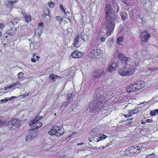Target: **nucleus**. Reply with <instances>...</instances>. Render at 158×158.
<instances>
[{
  "mask_svg": "<svg viewBox=\"0 0 158 158\" xmlns=\"http://www.w3.org/2000/svg\"><path fill=\"white\" fill-rule=\"evenodd\" d=\"M105 17L106 21L104 23L105 28L106 30V35H103L100 38L101 42H104L107 38L110 36L114 32L115 24L118 16L116 15L110 4H107L105 7Z\"/></svg>",
  "mask_w": 158,
  "mask_h": 158,
  "instance_id": "obj_1",
  "label": "nucleus"
},
{
  "mask_svg": "<svg viewBox=\"0 0 158 158\" xmlns=\"http://www.w3.org/2000/svg\"><path fill=\"white\" fill-rule=\"evenodd\" d=\"M119 58L122 61V63L125 64L124 67L121 68L118 70V73L121 76H127L128 73V58L122 53H120L118 56Z\"/></svg>",
  "mask_w": 158,
  "mask_h": 158,
  "instance_id": "obj_2",
  "label": "nucleus"
},
{
  "mask_svg": "<svg viewBox=\"0 0 158 158\" xmlns=\"http://www.w3.org/2000/svg\"><path fill=\"white\" fill-rule=\"evenodd\" d=\"M132 83L129 86V93L134 91H138L142 89L145 86L143 81H139Z\"/></svg>",
  "mask_w": 158,
  "mask_h": 158,
  "instance_id": "obj_3",
  "label": "nucleus"
},
{
  "mask_svg": "<svg viewBox=\"0 0 158 158\" xmlns=\"http://www.w3.org/2000/svg\"><path fill=\"white\" fill-rule=\"evenodd\" d=\"M64 129L62 127L54 126L51 130L49 132L50 134H53L56 136H59L64 133Z\"/></svg>",
  "mask_w": 158,
  "mask_h": 158,
  "instance_id": "obj_4",
  "label": "nucleus"
},
{
  "mask_svg": "<svg viewBox=\"0 0 158 158\" xmlns=\"http://www.w3.org/2000/svg\"><path fill=\"white\" fill-rule=\"evenodd\" d=\"M39 119H38V117L35 118L34 119H31L29 123V125L30 126H31L34 124L35 125L32 127L31 130H33L38 129L42 125V123L41 122H38Z\"/></svg>",
  "mask_w": 158,
  "mask_h": 158,
  "instance_id": "obj_5",
  "label": "nucleus"
},
{
  "mask_svg": "<svg viewBox=\"0 0 158 158\" xmlns=\"http://www.w3.org/2000/svg\"><path fill=\"white\" fill-rule=\"evenodd\" d=\"M102 53V50L99 48L93 49L90 52L89 56L91 59L98 58Z\"/></svg>",
  "mask_w": 158,
  "mask_h": 158,
  "instance_id": "obj_6",
  "label": "nucleus"
},
{
  "mask_svg": "<svg viewBox=\"0 0 158 158\" xmlns=\"http://www.w3.org/2000/svg\"><path fill=\"white\" fill-rule=\"evenodd\" d=\"M150 36L147 31H145L142 32L140 38L142 41L143 42H147L150 38Z\"/></svg>",
  "mask_w": 158,
  "mask_h": 158,
  "instance_id": "obj_7",
  "label": "nucleus"
},
{
  "mask_svg": "<svg viewBox=\"0 0 158 158\" xmlns=\"http://www.w3.org/2000/svg\"><path fill=\"white\" fill-rule=\"evenodd\" d=\"M143 148H140L139 147L134 145L129 147V150L131 154L132 153H139L142 150Z\"/></svg>",
  "mask_w": 158,
  "mask_h": 158,
  "instance_id": "obj_8",
  "label": "nucleus"
},
{
  "mask_svg": "<svg viewBox=\"0 0 158 158\" xmlns=\"http://www.w3.org/2000/svg\"><path fill=\"white\" fill-rule=\"evenodd\" d=\"M104 73L103 70H98L93 72V77L95 80L97 79L100 78Z\"/></svg>",
  "mask_w": 158,
  "mask_h": 158,
  "instance_id": "obj_9",
  "label": "nucleus"
},
{
  "mask_svg": "<svg viewBox=\"0 0 158 158\" xmlns=\"http://www.w3.org/2000/svg\"><path fill=\"white\" fill-rule=\"evenodd\" d=\"M83 53L77 50L72 52L71 56L73 58H81L83 56Z\"/></svg>",
  "mask_w": 158,
  "mask_h": 158,
  "instance_id": "obj_10",
  "label": "nucleus"
},
{
  "mask_svg": "<svg viewBox=\"0 0 158 158\" xmlns=\"http://www.w3.org/2000/svg\"><path fill=\"white\" fill-rule=\"evenodd\" d=\"M9 123L12 127L14 126L17 127H20V122L17 118H12L11 119Z\"/></svg>",
  "mask_w": 158,
  "mask_h": 158,
  "instance_id": "obj_11",
  "label": "nucleus"
},
{
  "mask_svg": "<svg viewBox=\"0 0 158 158\" xmlns=\"http://www.w3.org/2000/svg\"><path fill=\"white\" fill-rule=\"evenodd\" d=\"M118 64L115 62H113L110 64L108 67V71L109 72H112L115 71L117 68Z\"/></svg>",
  "mask_w": 158,
  "mask_h": 158,
  "instance_id": "obj_12",
  "label": "nucleus"
},
{
  "mask_svg": "<svg viewBox=\"0 0 158 158\" xmlns=\"http://www.w3.org/2000/svg\"><path fill=\"white\" fill-rule=\"evenodd\" d=\"M49 79L50 81H52L53 82H54L56 81V80L59 78H61L58 75L54 74L52 73L50 74L49 76Z\"/></svg>",
  "mask_w": 158,
  "mask_h": 158,
  "instance_id": "obj_13",
  "label": "nucleus"
},
{
  "mask_svg": "<svg viewBox=\"0 0 158 158\" xmlns=\"http://www.w3.org/2000/svg\"><path fill=\"white\" fill-rule=\"evenodd\" d=\"M79 35L77 34L74 38L73 43L72 47L73 46V47H76L77 46L79 42Z\"/></svg>",
  "mask_w": 158,
  "mask_h": 158,
  "instance_id": "obj_14",
  "label": "nucleus"
},
{
  "mask_svg": "<svg viewBox=\"0 0 158 158\" xmlns=\"http://www.w3.org/2000/svg\"><path fill=\"white\" fill-rule=\"evenodd\" d=\"M50 12L48 8L45 9L44 10V13L42 15V16L43 20H45V19H47V16L49 17Z\"/></svg>",
  "mask_w": 158,
  "mask_h": 158,
  "instance_id": "obj_15",
  "label": "nucleus"
},
{
  "mask_svg": "<svg viewBox=\"0 0 158 158\" xmlns=\"http://www.w3.org/2000/svg\"><path fill=\"white\" fill-rule=\"evenodd\" d=\"M16 2V1L15 0H8L7 3H6V6L8 8H11Z\"/></svg>",
  "mask_w": 158,
  "mask_h": 158,
  "instance_id": "obj_16",
  "label": "nucleus"
},
{
  "mask_svg": "<svg viewBox=\"0 0 158 158\" xmlns=\"http://www.w3.org/2000/svg\"><path fill=\"white\" fill-rule=\"evenodd\" d=\"M24 18L27 22H30L31 20V16L29 14H27L26 13H22Z\"/></svg>",
  "mask_w": 158,
  "mask_h": 158,
  "instance_id": "obj_17",
  "label": "nucleus"
},
{
  "mask_svg": "<svg viewBox=\"0 0 158 158\" xmlns=\"http://www.w3.org/2000/svg\"><path fill=\"white\" fill-rule=\"evenodd\" d=\"M33 131L31 130L29 131L27 135L26 136V140L27 142H29L33 138V136L31 134Z\"/></svg>",
  "mask_w": 158,
  "mask_h": 158,
  "instance_id": "obj_18",
  "label": "nucleus"
},
{
  "mask_svg": "<svg viewBox=\"0 0 158 158\" xmlns=\"http://www.w3.org/2000/svg\"><path fill=\"white\" fill-rule=\"evenodd\" d=\"M121 18L123 20H125L127 18V15L124 12H122L120 14Z\"/></svg>",
  "mask_w": 158,
  "mask_h": 158,
  "instance_id": "obj_19",
  "label": "nucleus"
},
{
  "mask_svg": "<svg viewBox=\"0 0 158 158\" xmlns=\"http://www.w3.org/2000/svg\"><path fill=\"white\" fill-rule=\"evenodd\" d=\"M124 38L123 37H121L117 39V43L120 45H122V43L123 42Z\"/></svg>",
  "mask_w": 158,
  "mask_h": 158,
  "instance_id": "obj_20",
  "label": "nucleus"
},
{
  "mask_svg": "<svg viewBox=\"0 0 158 158\" xmlns=\"http://www.w3.org/2000/svg\"><path fill=\"white\" fill-rule=\"evenodd\" d=\"M21 85L19 81H17L14 83H13L10 84L9 85V88H11L15 86H17V85Z\"/></svg>",
  "mask_w": 158,
  "mask_h": 158,
  "instance_id": "obj_21",
  "label": "nucleus"
},
{
  "mask_svg": "<svg viewBox=\"0 0 158 158\" xmlns=\"http://www.w3.org/2000/svg\"><path fill=\"white\" fill-rule=\"evenodd\" d=\"M107 138V136L105 135H102V136H100L99 137L98 142L99 141L102 140Z\"/></svg>",
  "mask_w": 158,
  "mask_h": 158,
  "instance_id": "obj_22",
  "label": "nucleus"
},
{
  "mask_svg": "<svg viewBox=\"0 0 158 158\" xmlns=\"http://www.w3.org/2000/svg\"><path fill=\"white\" fill-rule=\"evenodd\" d=\"M56 21H58L60 23H61L63 19L60 16H57L56 17Z\"/></svg>",
  "mask_w": 158,
  "mask_h": 158,
  "instance_id": "obj_23",
  "label": "nucleus"
},
{
  "mask_svg": "<svg viewBox=\"0 0 158 158\" xmlns=\"http://www.w3.org/2000/svg\"><path fill=\"white\" fill-rule=\"evenodd\" d=\"M129 69H130V71H129V74L130 75L132 74L135 72V69L133 67H130Z\"/></svg>",
  "mask_w": 158,
  "mask_h": 158,
  "instance_id": "obj_24",
  "label": "nucleus"
},
{
  "mask_svg": "<svg viewBox=\"0 0 158 158\" xmlns=\"http://www.w3.org/2000/svg\"><path fill=\"white\" fill-rule=\"evenodd\" d=\"M24 73L22 72H20L18 73L17 76L19 79H22Z\"/></svg>",
  "mask_w": 158,
  "mask_h": 158,
  "instance_id": "obj_25",
  "label": "nucleus"
},
{
  "mask_svg": "<svg viewBox=\"0 0 158 158\" xmlns=\"http://www.w3.org/2000/svg\"><path fill=\"white\" fill-rule=\"evenodd\" d=\"M60 7L61 11H63L64 12V14L66 15V12L65 11V9L64 8L63 5L61 4H60Z\"/></svg>",
  "mask_w": 158,
  "mask_h": 158,
  "instance_id": "obj_26",
  "label": "nucleus"
},
{
  "mask_svg": "<svg viewBox=\"0 0 158 158\" xmlns=\"http://www.w3.org/2000/svg\"><path fill=\"white\" fill-rule=\"evenodd\" d=\"M48 6L51 8H53L54 7V4L52 2H51L48 4Z\"/></svg>",
  "mask_w": 158,
  "mask_h": 158,
  "instance_id": "obj_27",
  "label": "nucleus"
},
{
  "mask_svg": "<svg viewBox=\"0 0 158 158\" xmlns=\"http://www.w3.org/2000/svg\"><path fill=\"white\" fill-rule=\"evenodd\" d=\"M8 100H9V98H5L1 100L0 101V102H3L4 103L5 102H7L8 101Z\"/></svg>",
  "mask_w": 158,
  "mask_h": 158,
  "instance_id": "obj_28",
  "label": "nucleus"
},
{
  "mask_svg": "<svg viewBox=\"0 0 158 158\" xmlns=\"http://www.w3.org/2000/svg\"><path fill=\"white\" fill-rule=\"evenodd\" d=\"M134 111H134L131 110L130 111H129V117H131V116H132L133 114H134L136 113Z\"/></svg>",
  "mask_w": 158,
  "mask_h": 158,
  "instance_id": "obj_29",
  "label": "nucleus"
},
{
  "mask_svg": "<svg viewBox=\"0 0 158 158\" xmlns=\"http://www.w3.org/2000/svg\"><path fill=\"white\" fill-rule=\"evenodd\" d=\"M155 154H154L153 153H152L151 154H150L147 156V157H150L151 158H154L155 157Z\"/></svg>",
  "mask_w": 158,
  "mask_h": 158,
  "instance_id": "obj_30",
  "label": "nucleus"
},
{
  "mask_svg": "<svg viewBox=\"0 0 158 158\" xmlns=\"http://www.w3.org/2000/svg\"><path fill=\"white\" fill-rule=\"evenodd\" d=\"M150 114L151 116H154L156 115V111H155V110L153 111H151L150 112Z\"/></svg>",
  "mask_w": 158,
  "mask_h": 158,
  "instance_id": "obj_31",
  "label": "nucleus"
},
{
  "mask_svg": "<svg viewBox=\"0 0 158 158\" xmlns=\"http://www.w3.org/2000/svg\"><path fill=\"white\" fill-rule=\"evenodd\" d=\"M31 61L33 63H35L36 61L38 60V59H35L34 58H32L31 59Z\"/></svg>",
  "mask_w": 158,
  "mask_h": 158,
  "instance_id": "obj_32",
  "label": "nucleus"
},
{
  "mask_svg": "<svg viewBox=\"0 0 158 158\" xmlns=\"http://www.w3.org/2000/svg\"><path fill=\"white\" fill-rule=\"evenodd\" d=\"M17 97H15V96H12L11 97H10L9 99L10 100H13V99H14V98H17Z\"/></svg>",
  "mask_w": 158,
  "mask_h": 158,
  "instance_id": "obj_33",
  "label": "nucleus"
},
{
  "mask_svg": "<svg viewBox=\"0 0 158 158\" xmlns=\"http://www.w3.org/2000/svg\"><path fill=\"white\" fill-rule=\"evenodd\" d=\"M158 69V68L155 67L153 69H151L152 72H154V71H157Z\"/></svg>",
  "mask_w": 158,
  "mask_h": 158,
  "instance_id": "obj_34",
  "label": "nucleus"
},
{
  "mask_svg": "<svg viewBox=\"0 0 158 158\" xmlns=\"http://www.w3.org/2000/svg\"><path fill=\"white\" fill-rule=\"evenodd\" d=\"M29 93H26L24 94H23L22 96L23 97H24L25 96H27L29 94Z\"/></svg>",
  "mask_w": 158,
  "mask_h": 158,
  "instance_id": "obj_35",
  "label": "nucleus"
},
{
  "mask_svg": "<svg viewBox=\"0 0 158 158\" xmlns=\"http://www.w3.org/2000/svg\"><path fill=\"white\" fill-rule=\"evenodd\" d=\"M4 27V25L2 23H0V28L2 29Z\"/></svg>",
  "mask_w": 158,
  "mask_h": 158,
  "instance_id": "obj_36",
  "label": "nucleus"
},
{
  "mask_svg": "<svg viewBox=\"0 0 158 158\" xmlns=\"http://www.w3.org/2000/svg\"><path fill=\"white\" fill-rule=\"evenodd\" d=\"M4 124V122L0 119V126Z\"/></svg>",
  "mask_w": 158,
  "mask_h": 158,
  "instance_id": "obj_37",
  "label": "nucleus"
},
{
  "mask_svg": "<svg viewBox=\"0 0 158 158\" xmlns=\"http://www.w3.org/2000/svg\"><path fill=\"white\" fill-rule=\"evenodd\" d=\"M141 2L143 3H145L147 2V0H140Z\"/></svg>",
  "mask_w": 158,
  "mask_h": 158,
  "instance_id": "obj_38",
  "label": "nucleus"
},
{
  "mask_svg": "<svg viewBox=\"0 0 158 158\" xmlns=\"http://www.w3.org/2000/svg\"><path fill=\"white\" fill-rule=\"evenodd\" d=\"M39 26H40V27L41 26L42 27H43V24L42 23H39Z\"/></svg>",
  "mask_w": 158,
  "mask_h": 158,
  "instance_id": "obj_39",
  "label": "nucleus"
},
{
  "mask_svg": "<svg viewBox=\"0 0 158 158\" xmlns=\"http://www.w3.org/2000/svg\"><path fill=\"white\" fill-rule=\"evenodd\" d=\"M152 121V120H151L150 119H147L146 120V122L147 123H151Z\"/></svg>",
  "mask_w": 158,
  "mask_h": 158,
  "instance_id": "obj_40",
  "label": "nucleus"
},
{
  "mask_svg": "<svg viewBox=\"0 0 158 158\" xmlns=\"http://www.w3.org/2000/svg\"><path fill=\"white\" fill-rule=\"evenodd\" d=\"M154 59L155 61H157L158 60V56H157L155 57V58H153V59Z\"/></svg>",
  "mask_w": 158,
  "mask_h": 158,
  "instance_id": "obj_41",
  "label": "nucleus"
},
{
  "mask_svg": "<svg viewBox=\"0 0 158 158\" xmlns=\"http://www.w3.org/2000/svg\"><path fill=\"white\" fill-rule=\"evenodd\" d=\"M84 144V143L83 142H82V143H78L77 144V145H82Z\"/></svg>",
  "mask_w": 158,
  "mask_h": 158,
  "instance_id": "obj_42",
  "label": "nucleus"
},
{
  "mask_svg": "<svg viewBox=\"0 0 158 158\" xmlns=\"http://www.w3.org/2000/svg\"><path fill=\"white\" fill-rule=\"evenodd\" d=\"M36 54V53H34L33 54V55H32L33 58H34L35 57V56Z\"/></svg>",
  "mask_w": 158,
  "mask_h": 158,
  "instance_id": "obj_43",
  "label": "nucleus"
},
{
  "mask_svg": "<svg viewBox=\"0 0 158 158\" xmlns=\"http://www.w3.org/2000/svg\"><path fill=\"white\" fill-rule=\"evenodd\" d=\"M147 103V102H143V103H141L140 104H145Z\"/></svg>",
  "mask_w": 158,
  "mask_h": 158,
  "instance_id": "obj_44",
  "label": "nucleus"
},
{
  "mask_svg": "<svg viewBox=\"0 0 158 158\" xmlns=\"http://www.w3.org/2000/svg\"><path fill=\"white\" fill-rule=\"evenodd\" d=\"M155 111H156V113H157L158 114V109L155 110Z\"/></svg>",
  "mask_w": 158,
  "mask_h": 158,
  "instance_id": "obj_45",
  "label": "nucleus"
},
{
  "mask_svg": "<svg viewBox=\"0 0 158 158\" xmlns=\"http://www.w3.org/2000/svg\"><path fill=\"white\" fill-rule=\"evenodd\" d=\"M36 57L37 59H39L40 58V57L39 56H36Z\"/></svg>",
  "mask_w": 158,
  "mask_h": 158,
  "instance_id": "obj_46",
  "label": "nucleus"
},
{
  "mask_svg": "<svg viewBox=\"0 0 158 158\" xmlns=\"http://www.w3.org/2000/svg\"><path fill=\"white\" fill-rule=\"evenodd\" d=\"M128 86H127V87H126V90H127V92H128V91L127 90L128 89Z\"/></svg>",
  "mask_w": 158,
  "mask_h": 158,
  "instance_id": "obj_47",
  "label": "nucleus"
},
{
  "mask_svg": "<svg viewBox=\"0 0 158 158\" xmlns=\"http://www.w3.org/2000/svg\"><path fill=\"white\" fill-rule=\"evenodd\" d=\"M74 134V133H73V134H72L71 135H69V137H70L71 136V135H73Z\"/></svg>",
  "mask_w": 158,
  "mask_h": 158,
  "instance_id": "obj_48",
  "label": "nucleus"
},
{
  "mask_svg": "<svg viewBox=\"0 0 158 158\" xmlns=\"http://www.w3.org/2000/svg\"><path fill=\"white\" fill-rule=\"evenodd\" d=\"M145 123V122H144L141 123V124H144Z\"/></svg>",
  "mask_w": 158,
  "mask_h": 158,
  "instance_id": "obj_49",
  "label": "nucleus"
},
{
  "mask_svg": "<svg viewBox=\"0 0 158 158\" xmlns=\"http://www.w3.org/2000/svg\"><path fill=\"white\" fill-rule=\"evenodd\" d=\"M119 10V7H118V9L117 10V12L118 11V10Z\"/></svg>",
  "mask_w": 158,
  "mask_h": 158,
  "instance_id": "obj_50",
  "label": "nucleus"
},
{
  "mask_svg": "<svg viewBox=\"0 0 158 158\" xmlns=\"http://www.w3.org/2000/svg\"><path fill=\"white\" fill-rule=\"evenodd\" d=\"M102 148H103V149H104L105 148H106V147H102Z\"/></svg>",
  "mask_w": 158,
  "mask_h": 158,
  "instance_id": "obj_51",
  "label": "nucleus"
},
{
  "mask_svg": "<svg viewBox=\"0 0 158 158\" xmlns=\"http://www.w3.org/2000/svg\"><path fill=\"white\" fill-rule=\"evenodd\" d=\"M130 126V122H129V127Z\"/></svg>",
  "mask_w": 158,
  "mask_h": 158,
  "instance_id": "obj_52",
  "label": "nucleus"
},
{
  "mask_svg": "<svg viewBox=\"0 0 158 158\" xmlns=\"http://www.w3.org/2000/svg\"><path fill=\"white\" fill-rule=\"evenodd\" d=\"M126 152H127V150H125V152H125V153Z\"/></svg>",
  "mask_w": 158,
  "mask_h": 158,
  "instance_id": "obj_53",
  "label": "nucleus"
},
{
  "mask_svg": "<svg viewBox=\"0 0 158 158\" xmlns=\"http://www.w3.org/2000/svg\"><path fill=\"white\" fill-rule=\"evenodd\" d=\"M6 44H4V45L6 46Z\"/></svg>",
  "mask_w": 158,
  "mask_h": 158,
  "instance_id": "obj_54",
  "label": "nucleus"
},
{
  "mask_svg": "<svg viewBox=\"0 0 158 158\" xmlns=\"http://www.w3.org/2000/svg\"><path fill=\"white\" fill-rule=\"evenodd\" d=\"M6 44H4V45L6 46Z\"/></svg>",
  "mask_w": 158,
  "mask_h": 158,
  "instance_id": "obj_55",
  "label": "nucleus"
},
{
  "mask_svg": "<svg viewBox=\"0 0 158 158\" xmlns=\"http://www.w3.org/2000/svg\"><path fill=\"white\" fill-rule=\"evenodd\" d=\"M132 125H131V126H132Z\"/></svg>",
  "mask_w": 158,
  "mask_h": 158,
  "instance_id": "obj_56",
  "label": "nucleus"
},
{
  "mask_svg": "<svg viewBox=\"0 0 158 158\" xmlns=\"http://www.w3.org/2000/svg\"><path fill=\"white\" fill-rule=\"evenodd\" d=\"M69 98H67V99H69Z\"/></svg>",
  "mask_w": 158,
  "mask_h": 158,
  "instance_id": "obj_57",
  "label": "nucleus"
},
{
  "mask_svg": "<svg viewBox=\"0 0 158 158\" xmlns=\"http://www.w3.org/2000/svg\"><path fill=\"white\" fill-rule=\"evenodd\" d=\"M140 19H142V18H140Z\"/></svg>",
  "mask_w": 158,
  "mask_h": 158,
  "instance_id": "obj_58",
  "label": "nucleus"
},
{
  "mask_svg": "<svg viewBox=\"0 0 158 158\" xmlns=\"http://www.w3.org/2000/svg\"><path fill=\"white\" fill-rule=\"evenodd\" d=\"M140 19H142V18H140Z\"/></svg>",
  "mask_w": 158,
  "mask_h": 158,
  "instance_id": "obj_59",
  "label": "nucleus"
},
{
  "mask_svg": "<svg viewBox=\"0 0 158 158\" xmlns=\"http://www.w3.org/2000/svg\"><path fill=\"white\" fill-rule=\"evenodd\" d=\"M140 19H142V18H140Z\"/></svg>",
  "mask_w": 158,
  "mask_h": 158,
  "instance_id": "obj_60",
  "label": "nucleus"
},
{
  "mask_svg": "<svg viewBox=\"0 0 158 158\" xmlns=\"http://www.w3.org/2000/svg\"><path fill=\"white\" fill-rule=\"evenodd\" d=\"M130 119V120H131V119ZM129 120H130V119H129Z\"/></svg>",
  "mask_w": 158,
  "mask_h": 158,
  "instance_id": "obj_61",
  "label": "nucleus"
}]
</instances>
